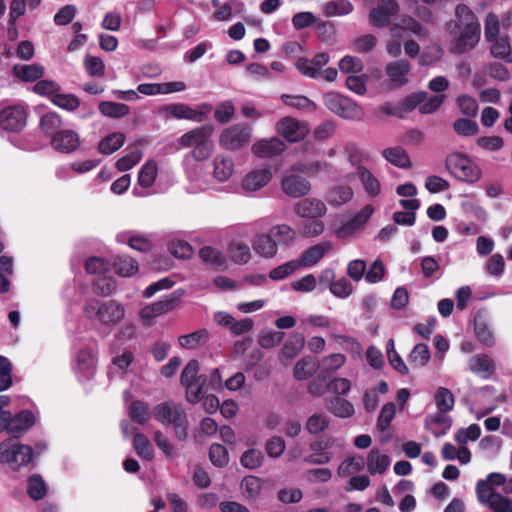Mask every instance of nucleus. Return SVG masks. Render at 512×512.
Wrapping results in <instances>:
<instances>
[{
  "instance_id": "1",
  "label": "nucleus",
  "mask_w": 512,
  "mask_h": 512,
  "mask_svg": "<svg viewBox=\"0 0 512 512\" xmlns=\"http://www.w3.org/2000/svg\"><path fill=\"white\" fill-rule=\"evenodd\" d=\"M450 35L449 52L453 55H463L474 50L481 39V24L466 4H458L455 8V18L446 24Z\"/></svg>"
},
{
  "instance_id": "2",
  "label": "nucleus",
  "mask_w": 512,
  "mask_h": 512,
  "mask_svg": "<svg viewBox=\"0 0 512 512\" xmlns=\"http://www.w3.org/2000/svg\"><path fill=\"white\" fill-rule=\"evenodd\" d=\"M296 237V232L286 224L275 225L267 234L259 235L253 244L256 253L265 258L276 255L278 246L290 245Z\"/></svg>"
},
{
  "instance_id": "3",
  "label": "nucleus",
  "mask_w": 512,
  "mask_h": 512,
  "mask_svg": "<svg viewBox=\"0 0 512 512\" xmlns=\"http://www.w3.org/2000/svg\"><path fill=\"white\" fill-rule=\"evenodd\" d=\"M153 417L163 425H172L175 436L179 441L186 440L188 436V419L182 405L172 400L159 403L153 408Z\"/></svg>"
},
{
  "instance_id": "4",
  "label": "nucleus",
  "mask_w": 512,
  "mask_h": 512,
  "mask_svg": "<svg viewBox=\"0 0 512 512\" xmlns=\"http://www.w3.org/2000/svg\"><path fill=\"white\" fill-rule=\"evenodd\" d=\"M214 127L211 124H205L196 127L179 138V145L182 148H192L189 156L196 161L207 159L213 150V142L211 136Z\"/></svg>"
},
{
  "instance_id": "5",
  "label": "nucleus",
  "mask_w": 512,
  "mask_h": 512,
  "mask_svg": "<svg viewBox=\"0 0 512 512\" xmlns=\"http://www.w3.org/2000/svg\"><path fill=\"white\" fill-rule=\"evenodd\" d=\"M445 165L447 170L457 180L475 183L481 178V170L472 159L459 152H454L446 157Z\"/></svg>"
},
{
  "instance_id": "6",
  "label": "nucleus",
  "mask_w": 512,
  "mask_h": 512,
  "mask_svg": "<svg viewBox=\"0 0 512 512\" xmlns=\"http://www.w3.org/2000/svg\"><path fill=\"white\" fill-rule=\"evenodd\" d=\"M180 382L185 387L188 402L196 404L203 398L206 377L199 374V362L197 360L192 359L188 362L181 373Z\"/></svg>"
},
{
  "instance_id": "7",
  "label": "nucleus",
  "mask_w": 512,
  "mask_h": 512,
  "mask_svg": "<svg viewBox=\"0 0 512 512\" xmlns=\"http://www.w3.org/2000/svg\"><path fill=\"white\" fill-rule=\"evenodd\" d=\"M33 458V449L29 445L20 444L11 440L0 443V464H7L17 471L28 465Z\"/></svg>"
},
{
  "instance_id": "8",
  "label": "nucleus",
  "mask_w": 512,
  "mask_h": 512,
  "mask_svg": "<svg viewBox=\"0 0 512 512\" xmlns=\"http://www.w3.org/2000/svg\"><path fill=\"white\" fill-rule=\"evenodd\" d=\"M327 109L337 116L347 120H361L364 111L352 99L336 92H328L323 97Z\"/></svg>"
},
{
  "instance_id": "9",
  "label": "nucleus",
  "mask_w": 512,
  "mask_h": 512,
  "mask_svg": "<svg viewBox=\"0 0 512 512\" xmlns=\"http://www.w3.org/2000/svg\"><path fill=\"white\" fill-rule=\"evenodd\" d=\"M84 313L90 320H122L124 318V307L110 300L103 302L96 298H90L85 302Z\"/></svg>"
},
{
  "instance_id": "10",
  "label": "nucleus",
  "mask_w": 512,
  "mask_h": 512,
  "mask_svg": "<svg viewBox=\"0 0 512 512\" xmlns=\"http://www.w3.org/2000/svg\"><path fill=\"white\" fill-rule=\"evenodd\" d=\"M213 107L209 103H201L195 109L187 104L177 103L165 105L161 111L176 119H186L194 122H204L211 114Z\"/></svg>"
},
{
  "instance_id": "11",
  "label": "nucleus",
  "mask_w": 512,
  "mask_h": 512,
  "mask_svg": "<svg viewBox=\"0 0 512 512\" xmlns=\"http://www.w3.org/2000/svg\"><path fill=\"white\" fill-rule=\"evenodd\" d=\"M252 128L244 123L232 125L220 135V144L229 150H237L249 143Z\"/></svg>"
},
{
  "instance_id": "12",
  "label": "nucleus",
  "mask_w": 512,
  "mask_h": 512,
  "mask_svg": "<svg viewBox=\"0 0 512 512\" xmlns=\"http://www.w3.org/2000/svg\"><path fill=\"white\" fill-rule=\"evenodd\" d=\"M276 130L290 143L302 141L309 133V127L305 122L290 116L281 118L276 124Z\"/></svg>"
},
{
  "instance_id": "13",
  "label": "nucleus",
  "mask_w": 512,
  "mask_h": 512,
  "mask_svg": "<svg viewBox=\"0 0 512 512\" xmlns=\"http://www.w3.org/2000/svg\"><path fill=\"white\" fill-rule=\"evenodd\" d=\"M27 122V113L22 105H11L0 112V129L7 132H19Z\"/></svg>"
},
{
  "instance_id": "14",
  "label": "nucleus",
  "mask_w": 512,
  "mask_h": 512,
  "mask_svg": "<svg viewBox=\"0 0 512 512\" xmlns=\"http://www.w3.org/2000/svg\"><path fill=\"white\" fill-rule=\"evenodd\" d=\"M281 187L283 192L292 198L303 197L311 190V184L306 178L293 173L282 178Z\"/></svg>"
},
{
  "instance_id": "15",
  "label": "nucleus",
  "mask_w": 512,
  "mask_h": 512,
  "mask_svg": "<svg viewBox=\"0 0 512 512\" xmlns=\"http://www.w3.org/2000/svg\"><path fill=\"white\" fill-rule=\"evenodd\" d=\"M183 295L181 290H176L169 295L164 296L161 300L151 304L141 311L143 320L145 318H156L169 311L175 306L179 298Z\"/></svg>"
},
{
  "instance_id": "16",
  "label": "nucleus",
  "mask_w": 512,
  "mask_h": 512,
  "mask_svg": "<svg viewBox=\"0 0 512 512\" xmlns=\"http://www.w3.org/2000/svg\"><path fill=\"white\" fill-rule=\"evenodd\" d=\"M410 71L411 65L404 59L389 62L385 66V73L389 78L390 86L394 88L402 87L408 83L407 76Z\"/></svg>"
},
{
  "instance_id": "17",
  "label": "nucleus",
  "mask_w": 512,
  "mask_h": 512,
  "mask_svg": "<svg viewBox=\"0 0 512 512\" xmlns=\"http://www.w3.org/2000/svg\"><path fill=\"white\" fill-rule=\"evenodd\" d=\"M468 368L472 373L485 380L491 378L496 371L494 360L484 353L470 357Z\"/></svg>"
},
{
  "instance_id": "18",
  "label": "nucleus",
  "mask_w": 512,
  "mask_h": 512,
  "mask_svg": "<svg viewBox=\"0 0 512 512\" xmlns=\"http://www.w3.org/2000/svg\"><path fill=\"white\" fill-rule=\"evenodd\" d=\"M294 211L302 218L318 219L326 214L327 208L320 199L306 198L295 205Z\"/></svg>"
},
{
  "instance_id": "19",
  "label": "nucleus",
  "mask_w": 512,
  "mask_h": 512,
  "mask_svg": "<svg viewBox=\"0 0 512 512\" xmlns=\"http://www.w3.org/2000/svg\"><path fill=\"white\" fill-rule=\"evenodd\" d=\"M51 144L57 151L70 153L79 147L80 139L78 133L73 130H60L51 139Z\"/></svg>"
},
{
  "instance_id": "20",
  "label": "nucleus",
  "mask_w": 512,
  "mask_h": 512,
  "mask_svg": "<svg viewBox=\"0 0 512 512\" xmlns=\"http://www.w3.org/2000/svg\"><path fill=\"white\" fill-rule=\"evenodd\" d=\"M333 248V244L330 241H324L311 246L305 250L300 259L297 260L300 267H312L315 266L324 255Z\"/></svg>"
},
{
  "instance_id": "21",
  "label": "nucleus",
  "mask_w": 512,
  "mask_h": 512,
  "mask_svg": "<svg viewBox=\"0 0 512 512\" xmlns=\"http://www.w3.org/2000/svg\"><path fill=\"white\" fill-rule=\"evenodd\" d=\"M286 149L285 143L277 137L264 139L252 146V152L262 158H270L281 154Z\"/></svg>"
},
{
  "instance_id": "22",
  "label": "nucleus",
  "mask_w": 512,
  "mask_h": 512,
  "mask_svg": "<svg viewBox=\"0 0 512 512\" xmlns=\"http://www.w3.org/2000/svg\"><path fill=\"white\" fill-rule=\"evenodd\" d=\"M357 176L363 186L365 192L372 198L377 197L381 193V184L378 178L366 167L359 168V173L348 174L347 180H352Z\"/></svg>"
},
{
  "instance_id": "23",
  "label": "nucleus",
  "mask_w": 512,
  "mask_h": 512,
  "mask_svg": "<svg viewBox=\"0 0 512 512\" xmlns=\"http://www.w3.org/2000/svg\"><path fill=\"white\" fill-rule=\"evenodd\" d=\"M213 177L219 182L227 181L234 172L233 159L224 154H218L212 161Z\"/></svg>"
},
{
  "instance_id": "24",
  "label": "nucleus",
  "mask_w": 512,
  "mask_h": 512,
  "mask_svg": "<svg viewBox=\"0 0 512 512\" xmlns=\"http://www.w3.org/2000/svg\"><path fill=\"white\" fill-rule=\"evenodd\" d=\"M272 178L269 168H260L251 171L243 180L242 187L247 191H256L264 187Z\"/></svg>"
},
{
  "instance_id": "25",
  "label": "nucleus",
  "mask_w": 512,
  "mask_h": 512,
  "mask_svg": "<svg viewBox=\"0 0 512 512\" xmlns=\"http://www.w3.org/2000/svg\"><path fill=\"white\" fill-rule=\"evenodd\" d=\"M7 423L10 425L13 423L15 430L17 432L9 433L12 437L18 438L22 436L28 429H30L35 423V416L29 410L20 411L15 416H12L11 412H9V417L7 418Z\"/></svg>"
},
{
  "instance_id": "26",
  "label": "nucleus",
  "mask_w": 512,
  "mask_h": 512,
  "mask_svg": "<svg viewBox=\"0 0 512 512\" xmlns=\"http://www.w3.org/2000/svg\"><path fill=\"white\" fill-rule=\"evenodd\" d=\"M447 413L438 410L436 414L426 419V426L436 437L444 435L452 425V420Z\"/></svg>"
},
{
  "instance_id": "27",
  "label": "nucleus",
  "mask_w": 512,
  "mask_h": 512,
  "mask_svg": "<svg viewBox=\"0 0 512 512\" xmlns=\"http://www.w3.org/2000/svg\"><path fill=\"white\" fill-rule=\"evenodd\" d=\"M382 156L392 165L407 169L412 166L408 153L402 147H390L382 151Z\"/></svg>"
},
{
  "instance_id": "28",
  "label": "nucleus",
  "mask_w": 512,
  "mask_h": 512,
  "mask_svg": "<svg viewBox=\"0 0 512 512\" xmlns=\"http://www.w3.org/2000/svg\"><path fill=\"white\" fill-rule=\"evenodd\" d=\"M353 196L354 191L350 186L337 185L328 191L326 200L331 206L338 207L351 201Z\"/></svg>"
},
{
  "instance_id": "29",
  "label": "nucleus",
  "mask_w": 512,
  "mask_h": 512,
  "mask_svg": "<svg viewBox=\"0 0 512 512\" xmlns=\"http://www.w3.org/2000/svg\"><path fill=\"white\" fill-rule=\"evenodd\" d=\"M13 71L16 77L25 82H34L44 75V67L37 64L15 65Z\"/></svg>"
},
{
  "instance_id": "30",
  "label": "nucleus",
  "mask_w": 512,
  "mask_h": 512,
  "mask_svg": "<svg viewBox=\"0 0 512 512\" xmlns=\"http://www.w3.org/2000/svg\"><path fill=\"white\" fill-rule=\"evenodd\" d=\"M490 43L492 57L512 63V50L508 35H503Z\"/></svg>"
},
{
  "instance_id": "31",
  "label": "nucleus",
  "mask_w": 512,
  "mask_h": 512,
  "mask_svg": "<svg viewBox=\"0 0 512 512\" xmlns=\"http://www.w3.org/2000/svg\"><path fill=\"white\" fill-rule=\"evenodd\" d=\"M125 143V135L121 132H113L105 136L98 145L101 154L110 155L119 150Z\"/></svg>"
},
{
  "instance_id": "32",
  "label": "nucleus",
  "mask_w": 512,
  "mask_h": 512,
  "mask_svg": "<svg viewBox=\"0 0 512 512\" xmlns=\"http://www.w3.org/2000/svg\"><path fill=\"white\" fill-rule=\"evenodd\" d=\"M118 242H127L129 247L140 252H148L152 248V244L149 239L141 234L122 233L117 235Z\"/></svg>"
},
{
  "instance_id": "33",
  "label": "nucleus",
  "mask_w": 512,
  "mask_h": 512,
  "mask_svg": "<svg viewBox=\"0 0 512 512\" xmlns=\"http://www.w3.org/2000/svg\"><path fill=\"white\" fill-rule=\"evenodd\" d=\"M200 258L213 269L222 270L225 268V256L218 249L211 246L203 247L199 252Z\"/></svg>"
},
{
  "instance_id": "34",
  "label": "nucleus",
  "mask_w": 512,
  "mask_h": 512,
  "mask_svg": "<svg viewBox=\"0 0 512 512\" xmlns=\"http://www.w3.org/2000/svg\"><path fill=\"white\" fill-rule=\"evenodd\" d=\"M390 465V458L386 454H380L377 449L370 451L367 459V467L370 474H382Z\"/></svg>"
},
{
  "instance_id": "35",
  "label": "nucleus",
  "mask_w": 512,
  "mask_h": 512,
  "mask_svg": "<svg viewBox=\"0 0 512 512\" xmlns=\"http://www.w3.org/2000/svg\"><path fill=\"white\" fill-rule=\"evenodd\" d=\"M94 355L90 348L80 349L76 358V369L86 377L94 374Z\"/></svg>"
},
{
  "instance_id": "36",
  "label": "nucleus",
  "mask_w": 512,
  "mask_h": 512,
  "mask_svg": "<svg viewBox=\"0 0 512 512\" xmlns=\"http://www.w3.org/2000/svg\"><path fill=\"white\" fill-rule=\"evenodd\" d=\"M329 410L339 418H350L355 414L353 404L340 397H334L329 401Z\"/></svg>"
},
{
  "instance_id": "37",
  "label": "nucleus",
  "mask_w": 512,
  "mask_h": 512,
  "mask_svg": "<svg viewBox=\"0 0 512 512\" xmlns=\"http://www.w3.org/2000/svg\"><path fill=\"white\" fill-rule=\"evenodd\" d=\"M98 108L102 115L110 118H121L130 113L128 105L112 101H102Z\"/></svg>"
},
{
  "instance_id": "38",
  "label": "nucleus",
  "mask_w": 512,
  "mask_h": 512,
  "mask_svg": "<svg viewBox=\"0 0 512 512\" xmlns=\"http://www.w3.org/2000/svg\"><path fill=\"white\" fill-rule=\"evenodd\" d=\"M113 268L118 275L129 277L138 271V264L129 256H118L114 259Z\"/></svg>"
},
{
  "instance_id": "39",
  "label": "nucleus",
  "mask_w": 512,
  "mask_h": 512,
  "mask_svg": "<svg viewBox=\"0 0 512 512\" xmlns=\"http://www.w3.org/2000/svg\"><path fill=\"white\" fill-rule=\"evenodd\" d=\"M158 174V165L154 160L146 162L139 171L138 183L143 188L153 185Z\"/></svg>"
},
{
  "instance_id": "40",
  "label": "nucleus",
  "mask_w": 512,
  "mask_h": 512,
  "mask_svg": "<svg viewBox=\"0 0 512 512\" xmlns=\"http://www.w3.org/2000/svg\"><path fill=\"white\" fill-rule=\"evenodd\" d=\"M353 5L349 0H332L324 5L323 12L326 16H344L353 11Z\"/></svg>"
},
{
  "instance_id": "41",
  "label": "nucleus",
  "mask_w": 512,
  "mask_h": 512,
  "mask_svg": "<svg viewBox=\"0 0 512 512\" xmlns=\"http://www.w3.org/2000/svg\"><path fill=\"white\" fill-rule=\"evenodd\" d=\"M130 419L137 424H145L150 418L149 406L140 400L132 401L129 405Z\"/></svg>"
},
{
  "instance_id": "42",
  "label": "nucleus",
  "mask_w": 512,
  "mask_h": 512,
  "mask_svg": "<svg viewBox=\"0 0 512 512\" xmlns=\"http://www.w3.org/2000/svg\"><path fill=\"white\" fill-rule=\"evenodd\" d=\"M62 121L60 116L57 113L49 112L44 114L40 119V128L43 131V133L51 139H53V136L60 131L59 128L61 127Z\"/></svg>"
},
{
  "instance_id": "43",
  "label": "nucleus",
  "mask_w": 512,
  "mask_h": 512,
  "mask_svg": "<svg viewBox=\"0 0 512 512\" xmlns=\"http://www.w3.org/2000/svg\"><path fill=\"white\" fill-rule=\"evenodd\" d=\"M133 448L136 454L147 461L153 459V450L149 439L142 433L137 432L133 437Z\"/></svg>"
},
{
  "instance_id": "44",
  "label": "nucleus",
  "mask_w": 512,
  "mask_h": 512,
  "mask_svg": "<svg viewBox=\"0 0 512 512\" xmlns=\"http://www.w3.org/2000/svg\"><path fill=\"white\" fill-rule=\"evenodd\" d=\"M318 363L313 358H303L294 367V377L297 380H306L317 370Z\"/></svg>"
},
{
  "instance_id": "45",
  "label": "nucleus",
  "mask_w": 512,
  "mask_h": 512,
  "mask_svg": "<svg viewBox=\"0 0 512 512\" xmlns=\"http://www.w3.org/2000/svg\"><path fill=\"white\" fill-rule=\"evenodd\" d=\"M209 339V333L206 329H199L187 335L179 337V344L188 349L196 348L200 344H204Z\"/></svg>"
},
{
  "instance_id": "46",
  "label": "nucleus",
  "mask_w": 512,
  "mask_h": 512,
  "mask_svg": "<svg viewBox=\"0 0 512 512\" xmlns=\"http://www.w3.org/2000/svg\"><path fill=\"white\" fill-rule=\"evenodd\" d=\"M500 21L494 12H489L484 20V37L486 42H492L500 38Z\"/></svg>"
},
{
  "instance_id": "47",
  "label": "nucleus",
  "mask_w": 512,
  "mask_h": 512,
  "mask_svg": "<svg viewBox=\"0 0 512 512\" xmlns=\"http://www.w3.org/2000/svg\"><path fill=\"white\" fill-rule=\"evenodd\" d=\"M434 401L439 411L450 412L454 407L455 398L448 388L439 387L435 393Z\"/></svg>"
},
{
  "instance_id": "48",
  "label": "nucleus",
  "mask_w": 512,
  "mask_h": 512,
  "mask_svg": "<svg viewBox=\"0 0 512 512\" xmlns=\"http://www.w3.org/2000/svg\"><path fill=\"white\" fill-rule=\"evenodd\" d=\"M27 493L33 500H41L46 495V483L39 474H34L29 477Z\"/></svg>"
},
{
  "instance_id": "49",
  "label": "nucleus",
  "mask_w": 512,
  "mask_h": 512,
  "mask_svg": "<svg viewBox=\"0 0 512 512\" xmlns=\"http://www.w3.org/2000/svg\"><path fill=\"white\" fill-rule=\"evenodd\" d=\"M305 343V338L302 334H294L289 340L284 344L282 349V354L287 359L294 358L303 348Z\"/></svg>"
},
{
  "instance_id": "50",
  "label": "nucleus",
  "mask_w": 512,
  "mask_h": 512,
  "mask_svg": "<svg viewBox=\"0 0 512 512\" xmlns=\"http://www.w3.org/2000/svg\"><path fill=\"white\" fill-rule=\"evenodd\" d=\"M329 427V419L326 415L315 413L308 417L306 421V429L310 434H319Z\"/></svg>"
},
{
  "instance_id": "51",
  "label": "nucleus",
  "mask_w": 512,
  "mask_h": 512,
  "mask_svg": "<svg viewBox=\"0 0 512 512\" xmlns=\"http://www.w3.org/2000/svg\"><path fill=\"white\" fill-rule=\"evenodd\" d=\"M430 359V351L426 344H417L410 353L409 362L414 367L425 366Z\"/></svg>"
},
{
  "instance_id": "52",
  "label": "nucleus",
  "mask_w": 512,
  "mask_h": 512,
  "mask_svg": "<svg viewBox=\"0 0 512 512\" xmlns=\"http://www.w3.org/2000/svg\"><path fill=\"white\" fill-rule=\"evenodd\" d=\"M365 466L364 458L355 456L345 459L337 469L339 476H347L351 473L358 472Z\"/></svg>"
},
{
  "instance_id": "53",
  "label": "nucleus",
  "mask_w": 512,
  "mask_h": 512,
  "mask_svg": "<svg viewBox=\"0 0 512 512\" xmlns=\"http://www.w3.org/2000/svg\"><path fill=\"white\" fill-rule=\"evenodd\" d=\"M329 291L337 298L346 299L353 293L354 287L347 278L340 277L333 282Z\"/></svg>"
},
{
  "instance_id": "54",
  "label": "nucleus",
  "mask_w": 512,
  "mask_h": 512,
  "mask_svg": "<svg viewBox=\"0 0 512 512\" xmlns=\"http://www.w3.org/2000/svg\"><path fill=\"white\" fill-rule=\"evenodd\" d=\"M263 461V453L254 448L245 451L240 459L242 466L251 470L259 468L263 464Z\"/></svg>"
},
{
  "instance_id": "55",
  "label": "nucleus",
  "mask_w": 512,
  "mask_h": 512,
  "mask_svg": "<svg viewBox=\"0 0 512 512\" xmlns=\"http://www.w3.org/2000/svg\"><path fill=\"white\" fill-rule=\"evenodd\" d=\"M229 251L235 263L246 264L250 260L251 252L247 244L233 242L229 246Z\"/></svg>"
},
{
  "instance_id": "56",
  "label": "nucleus",
  "mask_w": 512,
  "mask_h": 512,
  "mask_svg": "<svg viewBox=\"0 0 512 512\" xmlns=\"http://www.w3.org/2000/svg\"><path fill=\"white\" fill-rule=\"evenodd\" d=\"M52 102L67 111H74L80 106V99L74 94L57 93L53 95Z\"/></svg>"
},
{
  "instance_id": "57",
  "label": "nucleus",
  "mask_w": 512,
  "mask_h": 512,
  "mask_svg": "<svg viewBox=\"0 0 512 512\" xmlns=\"http://www.w3.org/2000/svg\"><path fill=\"white\" fill-rule=\"evenodd\" d=\"M481 435V428L478 424H471L468 428L459 429L454 439L460 445H465L468 441H475Z\"/></svg>"
},
{
  "instance_id": "58",
  "label": "nucleus",
  "mask_w": 512,
  "mask_h": 512,
  "mask_svg": "<svg viewBox=\"0 0 512 512\" xmlns=\"http://www.w3.org/2000/svg\"><path fill=\"white\" fill-rule=\"evenodd\" d=\"M93 288L101 296H109L116 291L117 284L112 277L100 276L93 282Z\"/></svg>"
},
{
  "instance_id": "59",
  "label": "nucleus",
  "mask_w": 512,
  "mask_h": 512,
  "mask_svg": "<svg viewBox=\"0 0 512 512\" xmlns=\"http://www.w3.org/2000/svg\"><path fill=\"white\" fill-rule=\"evenodd\" d=\"M396 414V405L393 402H388L383 405L377 419V427L380 431L384 432L390 426Z\"/></svg>"
},
{
  "instance_id": "60",
  "label": "nucleus",
  "mask_w": 512,
  "mask_h": 512,
  "mask_svg": "<svg viewBox=\"0 0 512 512\" xmlns=\"http://www.w3.org/2000/svg\"><path fill=\"white\" fill-rule=\"evenodd\" d=\"M298 269H299V263L297 262V260H291V261H288L276 268H273L269 272V277L272 280H276V281L283 280V279L287 278L288 276H290L291 274H293Z\"/></svg>"
},
{
  "instance_id": "61",
  "label": "nucleus",
  "mask_w": 512,
  "mask_h": 512,
  "mask_svg": "<svg viewBox=\"0 0 512 512\" xmlns=\"http://www.w3.org/2000/svg\"><path fill=\"white\" fill-rule=\"evenodd\" d=\"M402 23L404 24V28L410 31L419 40H426L429 37L428 28L421 24L415 18L410 16L404 17L402 18Z\"/></svg>"
},
{
  "instance_id": "62",
  "label": "nucleus",
  "mask_w": 512,
  "mask_h": 512,
  "mask_svg": "<svg viewBox=\"0 0 512 512\" xmlns=\"http://www.w3.org/2000/svg\"><path fill=\"white\" fill-rule=\"evenodd\" d=\"M346 357L343 354L335 353L324 357L318 367L325 373L333 372L344 365Z\"/></svg>"
},
{
  "instance_id": "63",
  "label": "nucleus",
  "mask_w": 512,
  "mask_h": 512,
  "mask_svg": "<svg viewBox=\"0 0 512 512\" xmlns=\"http://www.w3.org/2000/svg\"><path fill=\"white\" fill-rule=\"evenodd\" d=\"M461 113L467 117H475L478 112V103L475 98L469 95H460L456 99Z\"/></svg>"
},
{
  "instance_id": "64",
  "label": "nucleus",
  "mask_w": 512,
  "mask_h": 512,
  "mask_svg": "<svg viewBox=\"0 0 512 512\" xmlns=\"http://www.w3.org/2000/svg\"><path fill=\"white\" fill-rule=\"evenodd\" d=\"M453 129L458 135L468 137L475 135L479 130V126L471 119L460 118L454 122Z\"/></svg>"
}]
</instances>
